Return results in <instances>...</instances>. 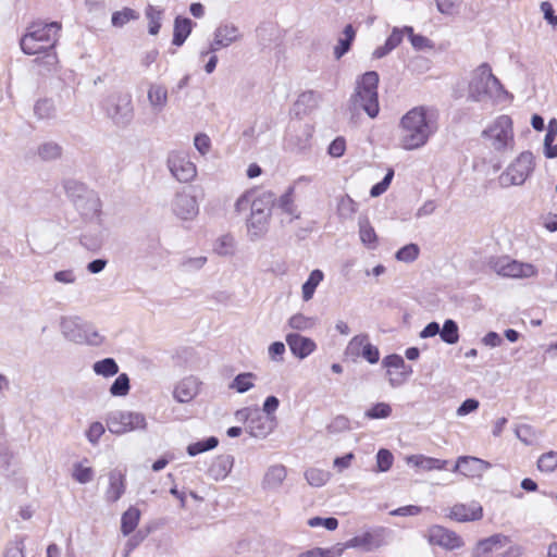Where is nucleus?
<instances>
[{
	"instance_id": "43",
	"label": "nucleus",
	"mask_w": 557,
	"mask_h": 557,
	"mask_svg": "<svg viewBox=\"0 0 557 557\" xmlns=\"http://www.w3.org/2000/svg\"><path fill=\"white\" fill-rule=\"evenodd\" d=\"M356 32L351 25H347L343 32L342 37L338 38L337 45L334 47V55L336 59H341L350 49V45L354 41Z\"/></svg>"
},
{
	"instance_id": "6",
	"label": "nucleus",
	"mask_w": 557,
	"mask_h": 557,
	"mask_svg": "<svg viewBox=\"0 0 557 557\" xmlns=\"http://www.w3.org/2000/svg\"><path fill=\"white\" fill-rule=\"evenodd\" d=\"M62 336L74 344L99 347L106 343V336L91 323L77 315H65L60 320Z\"/></svg>"
},
{
	"instance_id": "45",
	"label": "nucleus",
	"mask_w": 557,
	"mask_h": 557,
	"mask_svg": "<svg viewBox=\"0 0 557 557\" xmlns=\"http://www.w3.org/2000/svg\"><path fill=\"white\" fill-rule=\"evenodd\" d=\"M420 255V247L417 244L410 243L399 248L395 253V259L404 263L414 262Z\"/></svg>"
},
{
	"instance_id": "53",
	"label": "nucleus",
	"mask_w": 557,
	"mask_h": 557,
	"mask_svg": "<svg viewBox=\"0 0 557 557\" xmlns=\"http://www.w3.org/2000/svg\"><path fill=\"white\" fill-rule=\"evenodd\" d=\"M392 407L387 403H376L368 408L364 412V417L371 420L374 419H386L392 414Z\"/></svg>"
},
{
	"instance_id": "49",
	"label": "nucleus",
	"mask_w": 557,
	"mask_h": 557,
	"mask_svg": "<svg viewBox=\"0 0 557 557\" xmlns=\"http://www.w3.org/2000/svg\"><path fill=\"white\" fill-rule=\"evenodd\" d=\"M34 112L38 119L48 120L55 116V106L50 99H40L35 103Z\"/></svg>"
},
{
	"instance_id": "37",
	"label": "nucleus",
	"mask_w": 557,
	"mask_h": 557,
	"mask_svg": "<svg viewBox=\"0 0 557 557\" xmlns=\"http://www.w3.org/2000/svg\"><path fill=\"white\" fill-rule=\"evenodd\" d=\"M324 280V274L321 270L315 269L310 274L307 281L301 286V297L304 301L312 299L317 287Z\"/></svg>"
},
{
	"instance_id": "36",
	"label": "nucleus",
	"mask_w": 557,
	"mask_h": 557,
	"mask_svg": "<svg viewBox=\"0 0 557 557\" xmlns=\"http://www.w3.org/2000/svg\"><path fill=\"white\" fill-rule=\"evenodd\" d=\"M515 434L527 446L535 445L542 436L541 431L527 423L516 425Z\"/></svg>"
},
{
	"instance_id": "28",
	"label": "nucleus",
	"mask_w": 557,
	"mask_h": 557,
	"mask_svg": "<svg viewBox=\"0 0 557 557\" xmlns=\"http://www.w3.org/2000/svg\"><path fill=\"white\" fill-rule=\"evenodd\" d=\"M64 190L66 195L74 201L78 211L79 206L88 202L91 196L98 197L92 190L88 189L85 184L74 180L64 182Z\"/></svg>"
},
{
	"instance_id": "26",
	"label": "nucleus",
	"mask_w": 557,
	"mask_h": 557,
	"mask_svg": "<svg viewBox=\"0 0 557 557\" xmlns=\"http://www.w3.org/2000/svg\"><path fill=\"white\" fill-rule=\"evenodd\" d=\"M510 543V539L502 533L494 534L479 541L473 549V556L483 557L487 554L505 548Z\"/></svg>"
},
{
	"instance_id": "51",
	"label": "nucleus",
	"mask_w": 557,
	"mask_h": 557,
	"mask_svg": "<svg viewBox=\"0 0 557 557\" xmlns=\"http://www.w3.org/2000/svg\"><path fill=\"white\" fill-rule=\"evenodd\" d=\"M219 444V441L214 436H210L203 441H199L196 443H191L187 446V454L191 457L197 456L201 453L211 450L215 448Z\"/></svg>"
},
{
	"instance_id": "55",
	"label": "nucleus",
	"mask_w": 557,
	"mask_h": 557,
	"mask_svg": "<svg viewBox=\"0 0 557 557\" xmlns=\"http://www.w3.org/2000/svg\"><path fill=\"white\" fill-rule=\"evenodd\" d=\"M368 341L369 336L367 334H359L354 336L346 347V355L352 357L361 356L362 349L368 343Z\"/></svg>"
},
{
	"instance_id": "52",
	"label": "nucleus",
	"mask_w": 557,
	"mask_h": 557,
	"mask_svg": "<svg viewBox=\"0 0 557 557\" xmlns=\"http://www.w3.org/2000/svg\"><path fill=\"white\" fill-rule=\"evenodd\" d=\"M106 426L100 421H94L89 423L87 429L85 430V437L88 441V443L92 446H97L100 442V438L106 432Z\"/></svg>"
},
{
	"instance_id": "62",
	"label": "nucleus",
	"mask_w": 557,
	"mask_h": 557,
	"mask_svg": "<svg viewBox=\"0 0 557 557\" xmlns=\"http://www.w3.org/2000/svg\"><path fill=\"white\" fill-rule=\"evenodd\" d=\"M394 177V171L392 169H389L385 175V177L376 183L375 185L372 186L371 190H370V195L372 197H379L380 195L384 194L388 186L391 185V182Z\"/></svg>"
},
{
	"instance_id": "16",
	"label": "nucleus",
	"mask_w": 557,
	"mask_h": 557,
	"mask_svg": "<svg viewBox=\"0 0 557 557\" xmlns=\"http://www.w3.org/2000/svg\"><path fill=\"white\" fill-rule=\"evenodd\" d=\"M171 211L180 221L190 222L199 214V203L195 195L183 189L171 200Z\"/></svg>"
},
{
	"instance_id": "4",
	"label": "nucleus",
	"mask_w": 557,
	"mask_h": 557,
	"mask_svg": "<svg viewBox=\"0 0 557 557\" xmlns=\"http://www.w3.org/2000/svg\"><path fill=\"white\" fill-rule=\"evenodd\" d=\"M469 99L481 102L492 100L495 103L510 101V95L500 81L493 74L488 63H481L470 74L468 83Z\"/></svg>"
},
{
	"instance_id": "47",
	"label": "nucleus",
	"mask_w": 557,
	"mask_h": 557,
	"mask_svg": "<svg viewBox=\"0 0 557 557\" xmlns=\"http://www.w3.org/2000/svg\"><path fill=\"white\" fill-rule=\"evenodd\" d=\"M131 389L129 377L126 373H121L116 376L110 386V394L113 397H125Z\"/></svg>"
},
{
	"instance_id": "32",
	"label": "nucleus",
	"mask_w": 557,
	"mask_h": 557,
	"mask_svg": "<svg viewBox=\"0 0 557 557\" xmlns=\"http://www.w3.org/2000/svg\"><path fill=\"white\" fill-rule=\"evenodd\" d=\"M287 471L282 465H274L268 468L262 480V486L265 490H275L282 485L286 479Z\"/></svg>"
},
{
	"instance_id": "8",
	"label": "nucleus",
	"mask_w": 557,
	"mask_h": 557,
	"mask_svg": "<svg viewBox=\"0 0 557 557\" xmlns=\"http://www.w3.org/2000/svg\"><path fill=\"white\" fill-rule=\"evenodd\" d=\"M379 74L374 71L366 72L357 81L356 91L352 96V103L361 108L369 117L374 119L379 115Z\"/></svg>"
},
{
	"instance_id": "11",
	"label": "nucleus",
	"mask_w": 557,
	"mask_h": 557,
	"mask_svg": "<svg viewBox=\"0 0 557 557\" xmlns=\"http://www.w3.org/2000/svg\"><path fill=\"white\" fill-rule=\"evenodd\" d=\"M534 157L530 151L521 152L499 175L502 187L522 185L534 171Z\"/></svg>"
},
{
	"instance_id": "30",
	"label": "nucleus",
	"mask_w": 557,
	"mask_h": 557,
	"mask_svg": "<svg viewBox=\"0 0 557 557\" xmlns=\"http://www.w3.org/2000/svg\"><path fill=\"white\" fill-rule=\"evenodd\" d=\"M358 233L361 244L369 250L379 247V236L368 218H360L358 221Z\"/></svg>"
},
{
	"instance_id": "33",
	"label": "nucleus",
	"mask_w": 557,
	"mask_h": 557,
	"mask_svg": "<svg viewBox=\"0 0 557 557\" xmlns=\"http://www.w3.org/2000/svg\"><path fill=\"white\" fill-rule=\"evenodd\" d=\"M232 468H233V458L232 457L219 456L212 461V463L208 470V473L215 481H220V480L225 479L230 474Z\"/></svg>"
},
{
	"instance_id": "63",
	"label": "nucleus",
	"mask_w": 557,
	"mask_h": 557,
	"mask_svg": "<svg viewBox=\"0 0 557 557\" xmlns=\"http://www.w3.org/2000/svg\"><path fill=\"white\" fill-rule=\"evenodd\" d=\"M308 525L311 528L324 527L325 529L333 531L338 527V521L336 518H321L313 517L308 520Z\"/></svg>"
},
{
	"instance_id": "12",
	"label": "nucleus",
	"mask_w": 557,
	"mask_h": 557,
	"mask_svg": "<svg viewBox=\"0 0 557 557\" xmlns=\"http://www.w3.org/2000/svg\"><path fill=\"white\" fill-rule=\"evenodd\" d=\"M166 168L180 183H191L198 175L197 165L186 150H171L166 157Z\"/></svg>"
},
{
	"instance_id": "1",
	"label": "nucleus",
	"mask_w": 557,
	"mask_h": 557,
	"mask_svg": "<svg viewBox=\"0 0 557 557\" xmlns=\"http://www.w3.org/2000/svg\"><path fill=\"white\" fill-rule=\"evenodd\" d=\"M61 24L58 22L30 24L20 40L22 51L28 55H37L35 62L52 71L58 65L54 47L59 40Z\"/></svg>"
},
{
	"instance_id": "41",
	"label": "nucleus",
	"mask_w": 557,
	"mask_h": 557,
	"mask_svg": "<svg viewBox=\"0 0 557 557\" xmlns=\"http://www.w3.org/2000/svg\"><path fill=\"white\" fill-rule=\"evenodd\" d=\"M140 14L138 11L124 7L121 10L114 11L111 15V25L115 28H122L133 21H137Z\"/></svg>"
},
{
	"instance_id": "17",
	"label": "nucleus",
	"mask_w": 557,
	"mask_h": 557,
	"mask_svg": "<svg viewBox=\"0 0 557 557\" xmlns=\"http://www.w3.org/2000/svg\"><path fill=\"white\" fill-rule=\"evenodd\" d=\"M203 382L197 375H185L172 388L173 399L181 405L191 404L202 392Z\"/></svg>"
},
{
	"instance_id": "20",
	"label": "nucleus",
	"mask_w": 557,
	"mask_h": 557,
	"mask_svg": "<svg viewBox=\"0 0 557 557\" xmlns=\"http://www.w3.org/2000/svg\"><path fill=\"white\" fill-rule=\"evenodd\" d=\"M311 183V178L308 176H300L289 186L284 194L277 199V208L292 219H299L300 212L295 203L296 191L302 186H307Z\"/></svg>"
},
{
	"instance_id": "31",
	"label": "nucleus",
	"mask_w": 557,
	"mask_h": 557,
	"mask_svg": "<svg viewBox=\"0 0 557 557\" xmlns=\"http://www.w3.org/2000/svg\"><path fill=\"white\" fill-rule=\"evenodd\" d=\"M406 462L413 467L420 468L425 471L443 470L446 468L448 461L437 459L424 455H410L406 457Z\"/></svg>"
},
{
	"instance_id": "10",
	"label": "nucleus",
	"mask_w": 557,
	"mask_h": 557,
	"mask_svg": "<svg viewBox=\"0 0 557 557\" xmlns=\"http://www.w3.org/2000/svg\"><path fill=\"white\" fill-rule=\"evenodd\" d=\"M490 267L497 275L508 278H532L539 274V269L533 263L520 261L509 256L491 259Z\"/></svg>"
},
{
	"instance_id": "24",
	"label": "nucleus",
	"mask_w": 557,
	"mask_h": 557,
	"mask_svg": "<svg viewBox=\"0 0 557 557\" xmlns=\"http://www.w3.org/2000/svg\"><path fill=\"white\" fill-rule=\"evenodd\" d=\"M384 544L383 531L375 530L371 532H363L345 543V548H360L364 552H371Z\"/></svg>"
},
{
	"instance_id": "3",
	"label": "nucleus",
	"mask_w": 557,
	"mask_h": 557,
	"mask_svg": "<svg viewBox=\"0 0 557 557\" xmlns=\"http://www.w3.org/2000/svg\"><path fill=\"white\" fill-rule=\"evenodd\" d=\"M275 203L274 195L270 191L258 193L247 190L235 202V211L243 213L250 210L246 220L247 232L250 238L262 237L269 228L271 211Z\"/></svg>"
},
{
	"instance_id": "13",
	"label": "nucleus",
	"mask_w": 557,
	"mask_h": 557,
	"mask_svg": "<svg viewBox=\"0 0 557 557\" xmlns=\"http://www.w3.org/2000/svg\"><path fill=\"white\" fill-rule=\"evenodd\" d=\"M243 37L244 35L237 25L232 22H222L214 28L209 47L200 51L199 58L203 60L209 52L226 49L242 41Z\"/></svg>"
},
{
	"instance_id": "25",
	"label": "nucleus",
	"mask_w": 557,
	"mask_h": 557,
	"mask_svg": "<svg viewBox=\"0 0 557 557\" xmlns=\"http://www.w3.org/2000/svg\"><path fill=\"white\" fill-rule=\"evenodd\" d=\"M147 100L154 113H161L169 103V91L161 83H150L147 88Z\"/></svg>"
},
{
	"instance_id": "54",
	"label": "nucleus",
	"mask_w": 557,
	"mask_h": 557,
	"mask_svg": "<svg viewBox=\"0 0 557 557\" xmlns=\"http://www.w3.org/2000/svg\"><path fill=\"white\" fill-rule=\"evenodd\" d=\"M537 469L545 473L554 472L557 469V451L542 454L537 459Z\"/></svg>"
},
{
	"instance_id": "14",
	"label": "nucleus",
	"mask_w": 557,
	"mask_h": 557,
	"mask_svg": "<svg viewBox=\"0 0 557 557\" xmlns=\"http://www.w3.org/2000/svg\"><path fill=\"white\" fill-rule=\"evenodd\" d=\"M107 115L117 125H126L133 119L132 96L126 92L109 95L103 101Z\"/></svg>"
},
{
	"instance_id": "60",
	"label": "nucleus",
	"mask_w": 557,
	"mask_h": 557,
	"mask_svg": "<svg viewBox=\"0 0 557 557\" xmlns=\"http://www.w3.org/2000/svg\"><path fill=\"white\" fill-rule=\"evenodd\" d=\"M286 347L283 342H273L268 347V356L273 362H283Z\"/></svg>"
},
{
	"instance_id": "48",
	"label": "nucleus",
	"mask_w": 557,
	"mask_h": 557,
	"mask_svg": "<svg viewBox=\"0 0 557 557\" xmlns=\"http://www.w3.org/2000/svg\"><path fill=\"white\" fill-rule=\"evenodd\" d=\"M61 147L53 141L41 144L37 149L38 157L44 161L55 160L61 157Z\"/></svg>"
},
{
	"instance_id": "35",
	"label": "nucleus",
	"mask_w": 557,
	"mask_h": 557,
	"mask_svg": "<svg viewBox=\"0 0 557 557\" xmlns=\"http://www.w3.org/2000/svg\"><path fill=\"white\" fill-rule=\"evenodd\" d=\"M164 10L152 4H148L145 9V16L148 21V32L156 36L159 34L162 25Z\"/></svg>"
},
{
	"instance_id": "19",
	"label": "nucleus",
	"mask_w": 557,
	"mask_h": 557,
	"mask_svg": "<svg viewBox=\"0 0 557 557\" xmlns=\"http://www.w3.org/2000/svg\"><path fill=\"white\" fill-rule=\"evenodd\" d=\"M483 516V507L478 500L456 503L446 510V518L459 523L479 521Z\"/></svg>"
},
{
	"instance_id": "21",
	"label": "nucleus",
	"mask_w": 557,
	"mask_h": 557,
	"mask_svg": "<svg viewBox=\"0 0 557 557\" xmlns=\"http://www.w3.org/2000/svg\"><path fill=\"white\" fill-rule=\"evenodd\" d=\"M285 341L292 355L299 360L308 358L318 349L314 339L296 332L286 333Z\"/></svg>"
},
{
	"instance_id": "34",
	"label": "nucleus",
	"mask_w": 557,
	"mask_h": 557,
	"mask_svg": "<svg viewBox=\"0 0 557 557\" xmlns=\"http://www.w3.org/2000/svg\"><path fill=\"white\" fill-rule=\"evenodd\" d=\"M194 23L187 17L177 16L174 20L173 40L172 44L180 47L188 38L193 30Z\"/></svg>"
},
{
	"instance_id": "42",
	"label": "nucleus",
	"mask_w": 557,
	"mask_h": 557,
	"mask_svg": "<svg viewBox=\"0 0 557 557\" xmlns=\"http://www.w3.org/2000/svg\"><path fill=\"white\" fill-rule=\"evenodd\" d=\"M72 478L79 484H87L95 478V470L88 466V460L75 462L72 469Z\"/></svg>"
},
{
	"instance_id": "18",
	"label": "nucleus",
	"mask_w": 557,
	"mask_h": 557,
	"mask_svg": "<svg viewBox=\"0 0 557 557\" xmlns=\"http://www.w3.org/2000/svg\"><path fill=\"white\" fill-rule=\"evenodd\" d=\"M386 369L388 383L392 387L404 385L412 375V367L407 364L404 358L397 354L386 356L382 361Z\"/></svg>"
},
{
	"instance_id": "46",
	"label": "nucleus",
	"mask_w": 557,
	"mask_h": 557,
	"mask_svg": "<svg viewBox=\"0 0 557 557\" xmlns=\"http://www.w3.org/2000/svg\"><path fill=\"white\" fill-rule=\"evenodd\" d=\"M305 478L311 486L321 487L330 481L331 474L322 469L310 468L305 472Z\"/></svg>"
},
{
	"instance_id": "29",
	"label": "nucleus",
	"mask_w": 557,
	"mask_h": 557,
	"mask_svg": "<svg viewBox=\"0 0 557 557\" xmlns=\"http://www.w3.org/2000/svg\"><path fill=\"white\" fill-rule=\"evenodd\" d=\"M318 322L317 317L296 312L287 319L286 326L292 330V332L300 334L301 332L312 331L318 325Z\"/></svg>"
},
{
	"instance_id": "7",
	"label": "nucleus",
	"mask_w": 557,
	"mask_h": 557,
	"mask_svg": "<svg viewBox=\"0 0 557 557\" xmlns=\"http://www.w3.org/2000/svg\"><path fill=\"white\" fill-rule=\"evenodd\" d=\"M483 139L496 152L512 150L515 132L512 119L507 114L496 116L482 132Z\"/></svg>"
},
{
	"instance_id": "39",
	"label": "nucleus",
	"mask_w": 557,
	"mask_h": 557,
	"mask_svg": "<svg viewBox=\"0 0 557 557\" xmlns=\"http://www.w3.org/2000/svg\"><path fill=\"white\" fill-rule=\"evenodd\" d=\"M119 364L113 358H104L94 362L92 371L96 375L110 379L119 373Z\"/></svg>"
},
{
	"instance_id": "50",
	"label": "nucleus",
	"mask_w": 557,
	"mask_h": 557,
	"mask_svg": "<svg viewBox=\"0 0 557 557\" xmlns=\"http://www.w3.org/2000/svg\"><path fill=\"white\" fill-rule=\"evenodd\" d=\"M358 210V203L348 195L342 196L337 203V212L343 219H351Z\"/></svg>"
},
{
	"instance_id": "23",
	"label": "nucleus",
	"mask_w": 557,
	"mask_h": 557,
	"mask_svg": "<svg viewBox=\"0 0 557 557\" xmlns=\"http://www.w3.org/2000/svg\"><path fill=\"white\" fill-rule=\"evenodd\" d=\"M490 467L491 465L483 459L462 456L457 459L453 471L460 472L466 478L474 479L481 478Z\"/></svg>"
},
{
	"instance_id": "9",
	"label": "nucleus",
	"mask_w": 557,
	"mask_h": 557,
	"mask_svg": "<svg viewBox=\"0 0 557 557\" xmlns=\"http://www.w3.org/2000/svg\"><path fill=\"white\" fill-rule=\"evenodd\" d=\"M106 425L110 433L124 435L136 431H146L148 422L146 416L139 411L114 410L106 416Z\"/></svg>"
},
{
	"instance_id": "15",
	"label": "nucleus",
	"mask_w": 557,
	"mask_h": 557,
	"mask_svg": "<svg viewBox=\"0 0 557 557\" xmlns=\"http://www.w3.org/2000/svg\"><path fill=\"white\" fill-rule=\"evenodd\" d=\"M237 420L247 421V430L253 437H265L274 429V417L262 414L258 408H244L236 412Z\"/></svg>"
},
{
	"instance_id": "2",
	"label": "nucleus",
	"mask_w": 557,
	"mask_h": 557,
	"mask_svg": "<svg viewBox=\"0 0 557 557\" xmlns=\"http://www.w3.org/2000/svg\"><path fill=\"white\" fill-rule=\"evenodd\" d=\"M438 114L429 107H416L409 110L399 122V145L405 150L424 147L438 128Z\"/></svg>"
},
{
	"instance_id": "56",
	"label": "nucleus",
	"mask_w": 557,
	"mask_h": 557,
	"mask_svg": "<svg viewBox=\"0 0 557 557\" xmlns=\"http://www.w3.org/2000/svg\"><path fill=\"white\" fill-rule=\"evenodd\" d=\"M214 251L220 256H230L235 251V239L230 235L220 237L214 244Z\"/></svg>"
},
{
	"instance_id": "64",
	"label": "nucleus",
	"mask_w": 557,
	"mask_h": 557,
	"mask_svg": "<svg viewBox=\"0 0 557 557\" xmlns=\"http://www.w3.org/2000/svg\"><path fill=\"white\" fill-rule=\"evenodd\" d=\"M346 151V140L344 137L342 136H338L336 137L330 145H329V148H327V153L332 157V158H341L344 156Z\"/></svg>"
},
{
	"instance_id": "22",
	"label": "nucleus",
	"mask_w": 557,
	"mask_h": 557,
	"mask_svg": "<svg viewBox=\"0 0 557 557\" xmlns=\"http://www.w3.org/2000/svg\"><path fill=\"white\" fill-rule=\"evenodd\" d=\"M428 540L431 544L442 546L446 549H456L463 545L462 539L456 532L442 525L431 527L428 530Z\"/></svg>"
},
{
	"instance_id": "44",
	"label": "nucleus",
	"mask_w": 557,
	"mask_h": 557,
	"mask_svg": "<svg viewBox=\"0 0 557 557\" xmlns=\"http://www.w3.org/2000/svg\"><path fill=\"white\" fill-rule=\"evenodd\" d=\"M441 339L449 345H454L459 341V327L454 320L447 319L443 327H440Z\"/></svg>"
},
{
	"instance_id": "5",
	"label": "nucleus",
	"mask_w": 557,
	"mask_h": 557,
	"mask_svg": "<svg viewBox=\"0 0 557 557\" xmlns=\"http://www.w3.org/2000/svg\"><path fill=\"white\" fill-rule=\"evenodd\" d=\"M79 212L85 220L81 243L88 250L96 251L102 247L109 235V225L99 197L91 196L88 202L79 206Z\"/></svg>"
},
{
	"instance_id": "59",
	"label": "nucleus",
	"mask_w": 557,
	"mask_h": 557,
	"mask_svg": "<svg viewBox=\"0 0 557 557\" xmlns=\"http://www.w3.org/2000/svg\"><path fill=\"white\" fill-rule=\"evenodd\" d=\"M207 263V257H187L181 261V268L184 271L193 272L200 270Z\"/></svg>"
},
{
	"instance_id": "61",
	"label": "nucleus",
	"mask_w": 557,
	"mask_h": 557,
	"mask_svg": "<svg viewBox=\"0 0 557 557\" xmlns=\"http://www.w3.org/2000/svg\"><path fill=\"white\" fill-rule=\"evenodd\" d=\"M405 32L414 49L422 50L429 47V39L422 35L414 34L411 26H405Z\"/></svg>"
},
{
	"instance_id": "58",
	"label": "nucleus",
	"mask_w": 557,
	"mask_h": 557,
	"mask_svg": "<svg viewBox=\"0 0 557 557\" xmlns=\"http://www.w3.org/2000/svg\"><path fill=\"white\" fill-rule=\"evenodd\" d=\"M394 457L393 454L388 449H380L376 454V466L377 471L386 472L393 466Z\"/></svg>"
},
{
	"instance_id": "38",
	"label": "nucleus",
	"mask_w": 557,
	"mask_h": 557,
	"mask_svg": "<svg viewBox=\"0 0 557 557\" xmlns=\"http://www.w3.org/2000/svg\"><path fill=\"white\" fill-rule=\"evenodd\" d=\"M257 375L252 372H244L237 374L230 383V389H233L239 394L246 393L255 387Z\"/></svg>"
},
{
	"instance_id": "40",
	"label": "nucleus",
	"mask_w": 557,
	"mask_h": 557,
	"mask_svg": "<svg viewBox=\"0 0 557 557\" xmlns=\"http://www.w3.org/2000/svg\"><path fill=\"white\" fill-rule=\"evenodd\" d=\"M140 520V510L131 506L121 517V532L123 535L131 534L138 525Z\"/></svg>"
},
{
	"instance_id": "57",
	"label": "nucleus",
	"mask_w": 557,
	"mask_h": 557,
	"mask_svg": "<svg viewBox=\"0 0 557 557\" xmlns=\"http://www.w3.org/2000/svg\"><path fill=\"white\" fill-rule=\"evenodd\" d=\"M462 0H435L437 10L445 15H455L459 12Z\"/></svg>"
},
{
	"instance_id": "27",
	"label": "nucleus",
	"mask_w": 557,
	"mask_h": 557,
	"mask_svg": "<svg viewBox=\"0 0 557 557\" xmlns=\"http://www.w3.org/2000/svg\"><path fill=\"white\" fill-rule=\"evenodd\" d=\"M125 475L120 470H112L108 474V487L104 492L106 502L113 504L125 493Z\"/></svg>"
}]
</instances>
